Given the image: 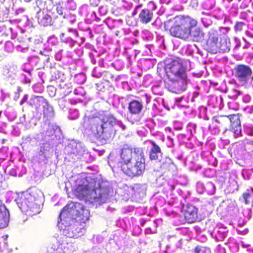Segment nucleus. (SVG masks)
Returning a JSON list of instances; mask_svg holds the SVG:
<instances>
[{"label":"nucleus","instance_id":"11","mask_svg":"<svg viewBox=\"0 0 253 253\" xmlns=\"http://www.w3.org/2000/svg\"><path fill=\"white\" fill-rule=\"evenodd\" d=\"M230 122V130L232 131L236 138L242 135L241 121L239 114H234L227 116Z\"/></svg>","mask_w":253,"mask_h":253},{"label":"nucleus","instance_id":"13","mask_svg":"<svg viewBox=\"0 0 253 253\" xmlns=\"http://www.w3.org/2000/svg\"><path fill=\"white\" fill-rule=\"evenodd\" d=\"M219 42V39L217 35L213 33L210 34L206 45L207 50L212 53H217Z\"/></svg>","mask_w":253,"mask_h":253},{"label":"nucleus","instance_id":"27","mask_svg":"<svg viewBox=\"0 0 253 253\" xmlns=\"http://www.w3.org/2000/svg\"><path fill=\"white\" fill-rule=\"evenodd\" d=\"M243 198L244 200V203L246 205H248L250 203L249 199L251 198V194L248 192H245L243 193Z\"/></svg>","mask_w":253,"mask_h":253},{"label":"nucleus","instance_id":"35","mask_svg":"<svg viewBox=\"0 0 253 253\" xmlns=\"http://www.w3.org/2000/svg\"><path fill=\"white\" fill-rule=\"evenodd\" d=\"M67 2L69 3L73 2V0H68Z\"/></svg>","mask_w":253,"mask_h":253},{"label":"nucleus","instance_id":"7","mask_svg":"<svg viewBox=\"0 0 253 253\" xmlns=\"http://www.w3.org/2000/svg\"><path fill=\"white\" fill-rule=\"evenodd\" d=\"M144 154L142 148L136 147L131 148L124 146L122 149L121 153V165H126L129 162H133L135 157Z\"/></svg>","mask_w":253,"mask_h":253},{"label":"nucleus","instance_id":"22","mask_svg":"<svg viewBox=\"0 0 253 253\" xmlns=\"http://www.w3.org/2000/svg\"><path fill=\"white\" fill-rule=\"evenodd\" d=\"M153 17V13L148 9H142L139 14V18L140 22L143 24H147L150 22Z\"/></svg>","mask_w":253,"mask_h":253},{"label":"nucleus","instance_id":"17","mask_svg":"<svg viewBox=\"0 0 253 253\" xmlns=\"http://www.w3.org/2000/svg\"><path fill=\"white\" fill-rule=\"evenodd\" d=\"M8 221V211L5 205L0 202V229L7 227Z\"/></svg>","mask_w":253,"mask_h":253},{"label":"nucleus","instance_id":"23","mask_svg":"<svg viewBox=\"0 0 253 253\" xmlns=\"http://www.w3.org/2000/svg\"><path fill=\"white\" fill-rule=\"evenodd\" d=\"M17 203L19 205V207L21 210H26L30 205V202L29 201V198L25 196H21L17 199Z\"/></svg>","mask_w":253,"mask_h":253},{"label":"nucleus","instance_id":"8","mask_svg":"<svg viewBox=\"0 0 253 253\" xmlns=\"http://www.w3.org/2000/svg\"><path fill=\"white\" fill-rule=\"evenodd\" d=\"M100 121L101 119L97 116H85L84 118L83 126L86 131L95 136L98 133Z\"/></svg>","mask_w":253,"mask_h":253},{"label":"nucleus","instance_id":"28","mask_svg":"<svg viewBox=\"0 0 253 253\" xmlns=\"http://www.w3.org/2000/svg\"><path fill=\"white\" fill-rule=\"evenodd\" d=\"M58 252L59 253H71L72 252V249H69L68 247H64V248L59 249Z\"/></svg>","mask_w":253,"mask_h":253},{"label":"nucleus","instance_id":"6","mask_svg":"<svg viewBox=\"0 0 253 253\" xmlns=\"http://www.w3.org/2000/svg\"><path fill=\"white\" fill-rule=\"evenodd\" d=\"M116 119L112 116L109 115L106 122H103L100 125L98 133L94 136L100 141L107 143L111 141L114 137V129L112 126H107V122L109 124L115 123Z\"/></svg>","mask_w":253,"mask_h":253},{"label":"nucleus","instance_id":"33","mask_svg":"<svg viewBox=\"0 0 253 253\" xmlns=\"http://www.w3.org/2000/svg\"><path fill=\"white\" fill-rule=\"evenodd\" d=\"M235 92L236 93V95H239L241 93V91L239 90H235Z\"/></svg>","mask_w":253,"mask_h":253},{"label":"nucleus","instance_id":"1","mask_svg":"<svg viewBox=\"0 0 253 253\" xmlns=\"http://www.w3.org/2000/svg\"><path fill=\"white\" fill-rule=\"evenodd\" d=\"M186 67L181 59H167L165 61V75L168 81H165L166 87L170 91L175 92L188 83Z\"/></svg>","mask_w":253,"mask_h":253},{"label":"nucleus","instance_id":"30","mask_svg":"<svg viewBox=\"0 0 253 253\" xmlns=\"http://www.w3.org/2000/svg\"><path fill=\"white\" fill-rule=\"evenodd\" d=\"M27 99H28V95H25L23 97V99L21 100L20 104L21 105L23 104L25 102H26Z\"/></svg>","mask_w":253,"mask_h":253},{"label":"nucleus","instance_id":"12","mask_svg":"<svg viewBox=\"0 0 253 253\" xmlns=\"http://www.w3.org/2000/svg\"><path fill=\"white\" fill-rule=\"evenodd\" d=\"M110 193V188L108 186H99L96 189V196L94 198V201L99 204H102L106 202Z\"/></svg>","mask_w":253,"mask_h":253},{"label":"nucleus","instance_id":"18","mask_svg":"<svg viewBox=\"0 0 253 253\" xmlns=\"http://www.w3.org/2000/svg\"><path fill=\"white\" fill-rule=\"evenodd\" d=\"M230 39L227 36H223L219 39V45H218V53H226L230 50Z\"/></svg>","mask_w":253,"mask_h":253},{"label":"nucleus","instance_id":"9","mask_svg":"<svg viewBox=\"0 0 253 253\" xmlns=\"http://www.w3.org/2000/svg\"><path fill=\"white\" fill-rule=\"evenodd\" d=\"M183 215L185 221L189 224L200 222L202 220L198 214V209L191 204H186L183 207Z\"/></svg>","mask_w":253,"mask_h":253},{"label":"nucleus","instance_id":"37","mask_svg":"<svg viewBox=\"0 0 253 253\" xmlns=\"http://www.w3.org/2000/svg\"><path fill=\"white\" fill-rule=\"evenodd\" d=\"M59 249V248L57 249V253H59L58 252V250Z\"/></svg>","mask_w":253,"mask_h":253},{"label":"nucleus","instance_id":"32","mask_svg":"<svg viewBox=\"0 0 253 253\" xmlns=\"http://www.w3.org/2000/svg\"><path fill=\"white\" fill-rule=\"evenodd\" d=\"M247 108L248 109V112L249 113H253V105L248 106Z\"/></svg>","mask_w":253,"mask_h":253},{"label":"nucleus","instance_id":"25","mask_svg":"<svg viewBox=\"0 0 253 253\" xmlns=\"http://www.w3.org/2000/svg\"><path fill=\"white\" fill-rule=\"evenodd\" d=\"M194 251L195 253H211L209 248L204 247L197 246Z\"/></svg>","mask_w":253,"mask_h":253},{"label":"nucleus","instance_id":"36","mask_svg":"<svg viewBox=\"0 0 253 253\" xmlns=\"http://www.w3.org/2000/svg\"><path fill=\"white\" fill-rule=\"evenodd\" d=\"M122 127L123 128V129H125V126L123 125Z\"/></svg>","mask_w":253,"mask_h":253},{"label":"nucleus","instance_id":"29","mask_svg":"<svg viewBox=\"0 0 253 253\" xmlns=\"http://www.w3.org/2000/svg\"><path fill=\"white\" fill-rule=\"evenodd\" d=\"M63 7L60 4H58L56 6V10L58 14L61 15H63L64 18H65V15H63Z\"/></svg>","mask_w":253,"mask_h":253},{"label":"nucleus","instance_id":"20","mask_svg":"<svg viewBox=\"0 0 253 253\" xmlns=\"http://www.w3.org/2000/svg\"><path fill=\"white\" fill-rule=\"evenodd\" d=\"M191 34L189 36V38L191 37L192 40L196 42H201L204 40L205 34L202 29L198 27L197 26L191 29Z\"/></svg>","mask_w":253,"mask_h":253},{"label":"nucleus","instance_id":"24","mask_svg":"<svg viewBox=\"0 0 253 253\" xmlns=\"http://www.w3.org/2000/svg\"><path fill=\"white\" fill-rule=\"evenodd\" d=\"M227 118V116H215L213 118V121L219 125L218 126H224L228 124V119Z\"/></svg>","mask_w":253,"mask_h":253},{"label":"nucleus","instance_id":"21","mask_svg":"<svg viewBox=\"0 0 253 253\" xmlns=\"http://www.w3.org/2000/svg\"><path fill=\"white\" fill-rule=\"evenodd\" d=\"M39 24L43 27L51 26L53 24L51 16L48 13L42 12L38 17Z\"/></svg>","mask_w":253,"mask_h":253},{"label":"nucleus","instance_id":"14","mask_svg":"<svg viewBox=\"0 0 253 253\" xmlns=\"http://www.w3.org/2000/svg\"><path fill=\"white\" fill-rule=\"evenodd\" d=\"M90 191V187L88 184L83 182L76 187L74 194L77 198L81 199L87 197L89 195Z\"/></svg>","mask_w":253,"mask_h":253},{"label":"nucleus","instance_id":"2","mask_svg":"<svg viewBox=\"0 0 253 253\" xmlns=\"http://www.w3.org/2000/svg\"><path fill=\"white\" fill-rule=\"evenodd\" d=\"M198 21L189 15H178L164 22V27L173 37L187 41L191 29L198 25Z\"/></svg>","mask_w":253,"mask_h":253},{"label":"nucleus","instance_id":"15","mask_svg":"<svg viewBox=\"0 0 253 253\" xmlns=\"http://www.w3.org/2000/svg\"><path fill=\"white\" fill-rule=\"evenodd\" d=\"M245 145V143L243 142L234 145L231 150V154L237 159H242L247 153Z\"/></svg>","mask_w":253,"mask_h":253},{"label":"nucleus","instance_id":"16","mask_svg":"<svg viewBox=\"0 0 253 253\" xmlns=\"http://www.w3.org/2000/svg\"><path fill=\"white\" fill-rule=\"evenodd\" d=\"M127 108L131 115H137L141 112L143 106L141 101L133 99L129 102Z\"/></svg>","mask_w":253,"mask_h":253},{"label":"nucleus","instance_id":"3","mask_svg":"<svg viewBox=\"0 0 253 253\" xmlns=\"http://www.w3.org/2000/svg\"><path fill=\"white\" fill-rule=\"evenodd\" d=\"M64 213L69 214L72 218L83 223H85L89 217L88 211L84 209L82 204L78 202H71L64 207L60 211V217Z\"/></svg>","mask_w":253,"mask_h":253},{"label":"nucleus","instance_id":"31","mask_svg":"<svg viewBox=\"0 0 253 253\" xmlns=\"http://www.w3.org/2000/svg\"><path fill=\"white\" fill-rule=\"evenodd\" d=\"M141 188L139 185H135L134 187H132V189L135 191L136 193H139V192H137L138 190H139Z\"/></svg>","mask_w":253,"mask_h":253},{"label":"nucleus","instance_id":"38","mask_svg":"<svg viewBox=\"0 0 253 253\" xmlns=\"http://www.w3.org/2000/svg\"><path fill=\"white\" fill-rule=\"evenodd\" d=\"M42 154L44 153V151H42Z\"/></svg>","mask_w":253,"mask_h":253},{"label":"nucleus","instance_id":"26","mask_svg":"<svg viewBox=\"0 0 253 253\" xmlns=\"http://www.w3.org/2000/svg\"><path fill=\"white\" fill-rule=\"evenodd\" d=\"M245 25V23L243 22H238L236 23L234 26V29L235 31H240L243 29V27Z\"/></svg>","mask_w":253,"mask_h":253},{"label":"nucleus","instance_id":"34","mask_svg":"<svg viewBox=\"0 0 253 253\" xmlns=\"http://www.w3.org/2000/svg\"><path fill=\"white\" fill-rule=\"evenodd\" d=\"M110 77L112 78V82H113V81H114V77H113V76L112 74H110ZM114 81H117V79H115Z\"/></svg>","mask_w":253,"mask_h":253},{"label":"nucleus","instance_id":"5","mask_svg":"<svg viewBox=\"0 0 253 253\" xmlns=\"http://www.w3.org/2000/svg\"><path fill=\"white\" fill-rule=\"evenodd\" d=\"M29 104L34 107L37 113L42 114V112L43 117L46 119L52 118L54 112L53 107L50 106L47 100L42 96H34L32 97Z\"/></svg>","mask_w":253,"mask_h":253},{"label":"nucleus","instance_id":"19","mask_svg":"<svg viewBox=\"0 0 253 253\" xmlns=\"http://www.w3.org/2000/svg\"><path fill=\"white\" fill-rule=\"evenodd\" d=\"M152 147L149 152V158L150 160H157L159 155H162L161 148L154 141H150Z\"/></svg>","mask_w":253,"mask_h":253},{"label":"nucleus","instance_id":"10","mask_svg":"<svg viewBox=\"0 0 253 253\" xmlns=\"http://www.w3.org/2000/svg\"><path fill=\"white\" fill-rule=\"evenodd\" d=\"M252 74V69L246 65L238 64L234 68L235 77L241 82L246 83Z\"/></svg>","mask_w":253,"mask_h":253},{"label":"nucleus","instance_id":"4","mask_svg":"<svg viewBox=\"0 0 253 253\" xmlns=\"http://www.w3.org/2000/svg\"><path fill=\"white\" fill-rule=\"evenodd\" d=\"M133 162L126 165H121V170L127 176L133 178L141 175L145 170V159L144 154L135 157Z\"/></svg>","mask_w":253,"mask_h":253}]
</instances>
